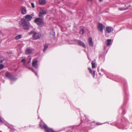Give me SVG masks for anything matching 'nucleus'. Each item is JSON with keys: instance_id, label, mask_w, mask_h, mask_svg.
Here are the masks:
<instances>
[{"instance_id": "f257e3e1", "label": "nucleus", "mask_w": 132, "mask_h": 132, "mask_svg": "<svg viewBox=\"0 0 132 132\" xmlns=\"http://www.w3.org/2000/svg\"><path fill=\"white\" fill-rule=\"evenodd\" d=\"M32 18V16L29 15H27L25 17V18H22L21 19V25L23 28L26 30H28L29 29L30 23L29 22H27V20L30 21Z\"/></svg>"}, {"instance_id": "f03ea898", "label": "nucleus", "mask_w": 132, "mask_h": 132, "mask_svg": "<svg viewBox=\"0 0 132 132\" xmlns=\"http://www.w3.org/2000/svg\"><path fill=\"white\" fill-rule=\"evenodd\" d=\"M32 34V38L35 39H39L42 36V34L40 32H37L34 31H31L29 35Z\"/></svg>"}, {"instance_id": "7ed1b4c3", "label": "nucleus", "mask_w": 132, "mask_h": 132, "mask_svg": "<svg viewBox=\"0 0 132 132\" xmlns=\"http://www.w3.org/2000/svg\"><path fill=\"white\" fill-rule=\"evenodd\" d=\"M34 22L39 26L42 27L44 26V22L43 19L40 18H37L34 20Z\"/></svg>"}, {"instance_id": "20e7f679", "label": "nucleus", "mask_w": 132, "mask_h": 132, "mask_svg": "<svg viewBox=\"0 0 132 132\" xmlns=\"http://www.w3.org/2000/svg\"><path fill=\"white\" fill-rule=\"evenodd\" d=\"M124 6V7H121L120 8H119V10L121 11H124L127 10L130 6V5L128 4H125Z\"/></svg>"}, {"instance_id": "39448f33", "label": "nucleus", "mask_w": 132, "mask_h": 132, "mask_svg": "<svg viewBox=\"0 0 132 132\" xmlns=\"http://www.w3.org/2000/svg\"><path fill=\"white\" fill-rule=\"evenodd\" d=\"M6 77H8L12 80H15L16 79V78L12 77V75L8 72H6L5 74Z\"/></svg>"}, {"instance_id": "423d86ee", "label": "nucleus", "mask_w": 132, "mask_h": 132, "mask_svg": "<svg viewBox=\"0 0 132 132\" xmlns=\"http://www.w3.org/2000/svg\"><path fill=\"white\" fill-rule=\"evenodd\" d=\"M38 62L37 60L36 59L33 60L32 65L34 68H37L38 67V65L37 63Z\"/></svg>"}, {"instance_id": "0eeeda50", "label": "nucleus", "mask_w": 132, "mask_h": 132, "mask_svg": "<svg viewBox=\"0 0 132 132\" xmlns=\"http://www.w3.org/2000/svg\"><path fill=\"white\" fill-rule=\"evenodd\" d=\"M104 27L101 23H99L97 25V28L100 31L102 32Z\"/></svg>"}, {"instance_id": "6e6552de", "label": "nucleus", "mask_w": 132, "mask_h": 132, "mask_svg": "<svg viewBox=\"0 0 132 132\" xmlns=\"http://www.w3.org/2000/svg\"><path fill=\"white\" fill-rule=\"evenodd\" d=\"M46 14L45 11L43 9L41 8L40 9L39 15L40 16H44Z\"/></svg>"}, {"instance_id": "1a4fd4ad", "label": "nucleus", "mask_w": 132, "mask_h": 132, "mask_svg": "<svg viewBox=\"0 0 132 132\" xmlns=\"http://www.w3.org/2000/svg\"><path fill=\"white\" fill-rule=\"evenodd\" d=\"M77 43L80 45L82 47H83L84 48H86V46L84 43L81 40H78L77 41Z\"/></svg>"}, {"instance_id": "9d476101", "label": "nucleus", "mask_w": 132, "mask_h": 132, "mask_svg": "<svg viewBox=\"0 0 132 132\" xmlns=\"http://www.w3.org/2000/svg\"><path fill=\"white\" fill-rule=\"evenodd\" d=\"M113 30V29L111 27H108L106 28V32L108 33H110Z\"/></svg>"}, {"instance_id": "9b49d317", "label": "nucleus", "mask_w": 132, "mask_h": 132, "mask_svg": "<svg viewBox=\"0 0 132 132\" xmlns=\"http://www.w3.org/2000/svg\"><path fill=\"white\" fill-rule=\"evenodd\" d=\"M21 10L22 14H26L27 13L26 8L24 7H22L21 8Z\"/></svg>"}, {"instance_id": "f8f14e48", "label": "nucleus", "mask_w": 132, "mask_h": 132, "mask_svg": "<svg viewBox=\"0 0 132 132\" xmlns=\"http://www.w3.org/2000/svg\"><path fill=\"white\" fill-rule=\"evenodd\" d=\"M88 41L89 46L91 47H92L93 46V43L92 38H89L88 39Z\"/></svg>"}, {"instance_id": "ddd939ff", "label": "nucleus", "mask_w": 132, "mask_h": 132, "mask_svg": "<svg viewBox=\"0 0 132 132\" xmlns=\"http://www.w3.org/2000/svg\"><path fill=\"white\" fill-rule=\"evenodd\" d=\"M46 1L45 0H39V3L40 5H44L45 4Z\"/></svg>"}, {"instance_id": "4468645a", "label": "nucleus", "mask_w": 132, "mask_h": 132, "mask_svg": "<svg viewBox=\"0 0 132 132\" xmlns=\"http://www.w3.org/2000/svg\"><path fill=\"white\" fill-rule=\"evenodd\" d=\"M32 50L30 48L27 49L26 51V53L27 54H30L31 53Z\"/></svg>"}, {"instance_id": "2eb2a0df", "label": "nucleus", "mask_w": 132, "mask_h": 132, "mask_svg": "<svg viewBox=\"0 0 132 132\" xmlns=\"http://www.w3.org/2000/svg\"><path fill=\"white\" fill-rule=\"evenodd\" d=\"M27 61V60L26 59H22L21 61V62L23 63V65L25 66H26V61Z\"/></svg>"}, {"instance_id": "dca6fc26", "label": "nucleus", "mask_w": 132, "mask_h": 132, "mask_svg": "<svg viewBox=\"0 0 132 132\" xmlns=\"http://www.w3.org/2000/svg\"><path fill=\"white\" fill-rule=\"evenodd\" d=\"M48 48V45L47 44H45L44 46V49L43 50V52H45L47 49Z\"/></svg>"}, {"instance_id": "f3484780", "label": "nucleus", "mask_w": 132, "mask_h": 132, "mask_svg": "<svg viewBox=\"0 0 132 132\" xmlns=\"http://www.w3.org/2000/svg\"><path fill=\"white\" fill-rule=\"evenodd\" d=\"M21 35H19L15 37V39L16 40L19 39L21 38Z\"/></svg>"}, {"instance_id": "a211bd4d", "label": "nucleus", "mask_w": 132, "mask_h": 132, "mask_svg": "<svg viewBox=\"0 0 132 132\" xmlns=\"http://www.w3.org/2000/svg\"><path fill=\"white\" fill-rule=\"evenodd\" d=\"M111 40L108 39L107 40V45L108 46H110L111 44Z\"/></svg>"}, {"instance_id": "6ab92c4d", "label": "nucleus", "mask_w": 132, "mask_h": 132, "mask_svg": "<svg viewBox=\"0 0 132 132\" xmlns=\"http://www.w3.org/2000/svg\"><path fill=\"white\" fill-rule=\"evenodd\" d=\"M31 59V58L30 57H29L27 59H26L27 60V61H26V63H27L28 64L29 63Z\"/></svg>"}, {"instance_id": "aec40b11", "label": "nucleus", "mask_w": 132, "mask_h": 132, "mask_svg": "<svg viewBox=\"0 0 132 132\" xmlns=\"http://www.w3.org/2000/svg\"><path fill=\"white\" fill-rule=\"evenodd\" d=\"M92 67L93 68H95V62L94 61H93L91 62Z\"/></svg>"}, {"instance_id": "412c9836", "label": "nucleus", "mask_w": 132, "mask_h": 132, "mask_svg": "<svg viewBox=\"0 0 132 132\" xmlns=\"http://www.w3.org/2000/svg\"><path fill=\"white\" fill-rule=\"evenodd\" d=\"M90 72V73H91L93 75V77H94L95 75V72L94 71L93 72H92V71L91 70H90L89 71Z\"/></svg>"}, {"instance_id": "4be33fe9", "label": "nucleus", "mask_w": 132, "mask_h": 132, "mask_svg": "<svg viewBox=\"0 0 132 132\" xmlns=\"http://www.w3.org/2000/svg\"><path fill=\"white\" fill-rule=\"evenodd\" d=\"M29 69L31 70L32 72H34L35 73V74L36 76H37V73L34 71V70L32 68H29Z\"/></svg>"}, {"instance_id": "5701e85b", "label": "nucleus", "mask_w": 132, "mask_h": 132, "mask_svg": "<svg viewBox=\"0 0 132 132\" xmlns=\"http://www.w3.org/2000/svg\"><path fill=\"white\" fill-rule=\"evenodd\" d=\"M84 33V30L83 29H81V30L80 31V33L81 34H82Z\"/></svg>"}, {"instance_id": "b1692460", "label": "nucleus", "mask_w": 132, "mask_h": 132, "mask_svg": "<svg viewBox=\"0 0 132 132\" xmlns=\"http://www.w3.org/2000/svg\"><path fill=\"white\" fill-rule=\"evenodd\" d=\"M4 67V65L2 64H1L0 65V70L3 68Z\"/></svg>"}, {"instance_id": "393cba45", "label": "nucleus", "mask_w": 132, "mask_h": 132, "mask_svg": "<svg viewBox=\"0 0 132 132\" xmlns=\"http://www.w3.org/2000/svg\"><path fill=\"white\" fill-rule=\"evenodd\" d=\"M31 6L33 8L35 7V6L34 4L33 3H31Z\"/></svg>"}, {"instance_id": "a878e982", "label": "nucleus", "mask_w": 132, "mask_h": 132, "mask_svg": "<svg viewBox=\"0 0 132 132\" xmlns=\"http://www.w3.org/2000/svg\"><path fill=\"white\" fill-rule=\"evenodd\" d=\"M121 5L120 7H119V8H120L121 7H124V6H123V3L122 2H120Z\"/></svg>"}, {"instance_id": "bb28decb", "label": "nucleus", "mask_w": 132, "mask_h": 132, "mask_svg": "<svg viewBox=\"0 0 132 132\" xmlns=\"http://www.w3.org/2000/svg\"><path fill=\"white\" fill-rule=\"evenodd\" d=\"M97 125H102V124L100 123H97Z\"/></svg>"}, {"instance_id": "cd10ccee", "label": "nucleus", "mask_w": 132, "mask_h": 132, "mask_svg": "<svg viewBox=\"0 0 132 132\" xmlns=\"http://www.w3.org/2000/svg\"><path fill=\"white\" fill-rule=\"evenodd\" d=\"M88 69L89 70V71L90 70H91V68L90 67L88 68Z\"/></svg>"}, {"instance_id": "c85d7f7f", "label": "nucleus", "mask_w": 132, "mask_h": 132, "mask_svg": "<svg viewBox=\"0 0 132 132\" xmlns=\"http://www.w3.org/2000/svg\"><path fill=\"white\" fill-rule=\"evenodd\" d=\"M99 1L100 2H102V1L103 0H99Z\"/></svg>"}, {"instance_id": "c756f323", "label": "nucleus", "mask_w": 132, "mask_h": 132, "mask_svg": "<svg viewBox=\"0 0 132 132\" xmlns=\"http://www.w3.org/2000/svg\"><path fill=\"white\" fill-rule=\"evenodd\" d=\"M104 49H105V46H104Z\"/></svg>"}, {"instance_id": "7c9ffc66", "label": "nucleus", "mask_w": 132, "mask_h": 132, "mask_svg": "<svg viewBox=\"0 0 132 132\" xmlns=\"http://www.w3.org/2000/svg\"><path fill=\"white\" fill-rule=\"evenodd\" d=\"M97 70H98V71L99 70H98V69H97Z\"/></svg>"}, {"instance_id": "2f4dec72", "label": "nucleus", "mask_w": 132, "mask_h": 132, "mask_svg": "<svg viewBox=\"0 0 132 132\" xmlns=\"http://www.w3.org/2000/svg\"><path fill=\"white\" fill-rule=\"evenodd\" d=\"M88 1H91V0H88Z\"/></svg>"}]
</instances>
